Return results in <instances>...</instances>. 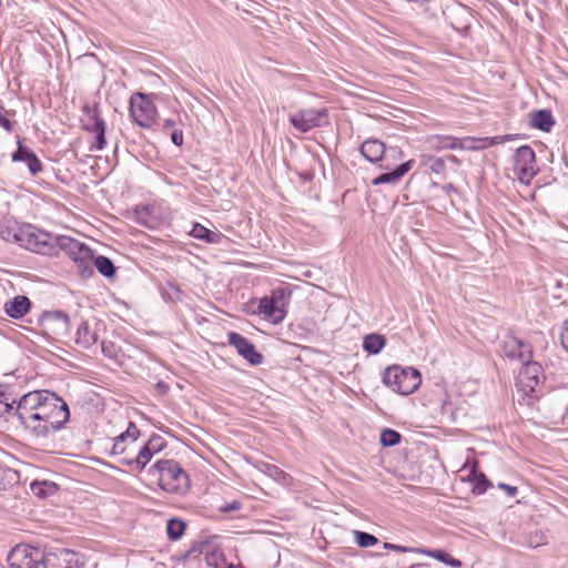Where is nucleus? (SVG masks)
<instances>
[{"label":"nucleus","instance_id":"obj_35","mask_svg":"<svg viewBox=\"0 0 568 568\" xmlns=\"http://www.w3.org/2000/svg\"><path fill=\"white\" fill-rule=\"evenodd\" d=\"M204 559L206 565L211 568H222L226 561L224 552L221 549L212 548V546H210L206 551Z\"/></svg>","mask_w":568,"mask_h":568},{"label":"nucleus","instance_id":"obj_2","mask_svg":"<svg viewBox=\"0 0 568 568\" xmlns=\"http://www.w3.org/2000/svg\"><path fill=\"white\" fill-rule=\"evenodd\" d=\"M545 372L539 363L531 359L524 363L516 382L519 393L518 405L534 406L545 393Z\"/></svg>","mask_w":568,"mask_h":568},{"label":"nucleus","instance_id":"obj_63","mask_svg":"<svg viewBox=\"0 0 568 568\" xmlns=\"http://www.w3.org/2000/svg\"><path fill=\"white\" fill-rule=\"evenodd\" d=\"M171 288L174 290L175 294L179 295L180 294V290L174 286V285H171Z\"/></svg>","mask_w":568,"mask_h":568},{"label":"nucleus","instance_id":"obj_38","mask_svg":"<svg viewBox=\"0 0 568 568\" xmlns=\"http://www.w3.org/2000/svg\"><path fill=\"white\" fill-rule=\"evenodd\" d=\"M153 455H154V453L150 450V447H148L146 445H143L139 449L138 455L134 457V460L132 462V463H134V470L141 471L146 466V464L150 462V459L152 458Z\"/></svg>","mask_w":568,"mask_h":568},{"label":"nucleus","instance_id":"obj_3","mask_svg":"<svg viewBox=\"0 0 568 568\" xmlns=\"http://www.w3.org/2000/svg\"><path fill=\"white\" fill-rule=\"evenodd\" d=\"M383 383L393 392L409 395L419 387L422 376L416 368L393 365L384 371Z\"/></svg>","mask_w":568,"mask_h":568},{"label":"nucleus","instance_id":"obj_9","mask_svg":"<svg viewBox=\"0 0 568 568\" xmlns=\"http://www.w3.org/2000/svg\"><path fill=\"white\" fill-rule=\"evenodd\" d=\"M130 114L139 126L150 129L155 121L156 109L146 94L135 93L130 100Z\"/></svg>","mask_w":568,"mask_h":568},{"label":"nucleus","instance_id":"obj_5","mask_svg":"<svg viewBox=\"0 0 568 568\" xmlns=\"http://www.w3.org/2000/svg\"><path fill=\"white\" fill-rule=\"evenodd\" d=\"M47 395L37 408L36 422H43L45 426H64L70 419L68 404L55 393L47 390Z\"/></svg>","mask_w":568,"mask_h":568},{"label":"nucleus","instance_id":"obj_64","mask_svg":"<svg viewBox=\"0 0 568 568\" xmlns=\"http://www.w3.org/2000/svg\"><path fill=\"white\" fill-rule=\"evenodd\" d=\"M49 562H50V560H49V559H47V560H45V568H52V567L50 566V564H49ZM64 568H70V567H69V566H65Z\"/></svg>","mask_w":568,"mask_h":568},{"label":"nucleus","instance_id":"obj_55","mask_svg":"<svg viewBox=\"0 0 568 568\" xmlns=\"http://www.w3.org/2000/svg\"><path fill=\"white\" fill-rule=\"evenodd\" d=\"M417 549L418 548H415V547H407V546H402V545L394 544L393 551H398V552H418Z\"/></svg>","mask_w":568,"mask_h":568},{"label":"nucleus","instance_id":"obj_40","mask_svg":"<svg viewBox=\"0 0 568 568\" xmlns=\"http://www.w3.org/2000/svg\"><path fill=\"white\" fill-rule=\"evenodd\" d=\"M135 221L138 224L148 229H154L155 220L150 216L148 207H141L135 210Z\"/></svg>","mask_w":568,"mask_h":568},{"label":"nucleus","instance_id":"obj_14","mask_svg":"<svg viewBox=\"0 0 568 568\" xmlns=\"http://www.w3.org/2000/svg\"><path fill=\"white\" fill-rule=\"evenodd\" d=\"M362 155L372 163H377L378 161L387 160L389 156L396 158L403 156V152L398 148H389L386 149L385 144L377 139L366 140L361 145Z\"/></svg>","mask_w":568,"mask_h":568},{"label":"nucleus","instance_id":"obj_58","mask_svg":"<svg viewBox=\"0 0 568 568\" xmlns=\"http://www.w3.org/2000/svg\"><path fill=\"white\" fill-rule=\"evenodd\" d=\"M409 568H432L429 564H414Z\"/></svg>","mask_w":568,"mask_h":568},{"label":"nucleus","instance_id":"obj_32","mask_svg":"<svg viewBox=\"0 0 568 568\" xmlns=\"http://www.w3.org/2000/svg\"><path fill=\"white\" fill-rule=\"evenodd\" d=\"M45 396H48L47 389L33 390L24 394L19 402L23 404V407L28 406V408H32L38 412L37 408L40 406L42 400L45 399Z\"/></svg>","mask_w":568,"mask_h":568},{"label":"nucleus","instance_id":"obj_44","mask_svg":"<svg viewBox=\"0 0 568 568\" xmlns=\"http://www.w3.org/2000/svg\"><path fill=\"white\" fill-rule=\"evenodd\" d=\"M547 544V537L541 531L530 532L527 537V545L530 548H537Z\"/></svg>","mask_w":568,"mask_h":568},{"label":"nucleus","instance_id":"obj_6","mask_svg":"<svg viewBox=\"0 0 568 568\" xmlns=\"http://www.w3.org/2000/svg\"><path fill=\"white\" fill-rule=\"evenodd\" d=\"M19 234V245L21 247L42 255H55L54 242L57 236L31 224L20 226Z\"/></svg>","mask_w":568,"mask_h":568},{"label":"nucleus","instance_id":"obj_13","mask_svg":"<svg viewBox=\"0 0 568 568\" xmlns=\"http://www.w3.org/2000/svg\"><path fill=\"white\" fill-rule=\"evenodd\" d=\"M227 343L233 346L237 354L242 356L250 365L257 366L264 361V356L256 349L255 345L245 336L236 333H227Z\"/></svg>","mask_w":568,"mask_h":568},{"label":"nucleus","instance_id":"obj_10","mask_svg":"<svg viewBox=\"0 0 568 568\" xmlns=\"http://www.w3.org/2000/svg\"><path fill=\"white\" fill-rule=\"evenodd\" d=\"M514 171L518 180L529 183L537 174L536 155L529 145L519 146L514 154Z\"/></svg>","mask_w":568,"mask_h":568},{"label":"nucleus","instance_id":"obj_46","mask_svg":"<svg viewBox=\"0 0 568 568\" xmlns=\"http://www.w3.org/2000/svg\"><path fill=\"white\" fill-rule=\"evenodd\" d=\"M144 445L150 447V450L156 454L164 448L165 442L161 436L152 435Z\"/></svg>","mask_w":568,"mask_h":568},{"label":"nucleus","instance_id":"obj_36","mask_svg":"<svg viewBox=\"0 0 568 568\" xmlns=\"http://www.w3.org/2000/svg\"><path fill=\"white\" fill-rule=\"evenodd\" d=\"M402 435L393 428H383L379 437L383 447H393L399 444Z\"/></svg>","mask_w":568,"mask_h":568},{"label":"nucleus","instance_id":"obj_1","mask_svg":"<svg viewBox=\"0 0 568 568\" xmlns=\"http://www.w3.org/2000/svg\"><path fill=\"white\" fill-rule=\"evenodd\" d=\"M161 489L169 494L185 496L191 488V479L183 467L174 459H160L149 469Z\"/></svg>","mask_w":568,"mask_h":568},{"label":"nucleus","instance_id":"obj_30","mask_svg":"<svg viewBox=\"0 0 568 568\" xmlns=\"http://www.w3.org/2000/svg\"><path fill=\"white\" fill-rule=\"evenodd\" d=\"M186 530V523L180 518H170L166 523V535L171 541L179 540Z\"/></svg>","mask_w":568,"mask_h":568},{"label":"nucleus","instance_id":"obj_48","mask_svg":"<svg viewBox=\"0 0 568 568\" xmlns=\"http://www.w3.org/2000/svg\"><path fill=\"white\" fill-rule=\"evenodd\" d=\"M9 111L0 104V126H2L6 131L11 132L13 130V123L8 118Z\"/></svg>","mask_w":568,"mask_h":568},{"label":"nucleus","instance_id":"obj_21","mask_svg":"<svg viewBox=\"0 0 568 568\" xmlns=\"http://www.w3.org/2000/svg\"><path fill=\"white\" fill-rule=\"evenodd\" d=\"M467 416V410L463 406H457L452 402H444L442 405V422L463 423Z\"/></svg>","mask_w":568,"mask_h":568},{"label":"nucleus","instance_id":"obj_31","mask_svg":"<svg viewBox=\"0 0 568 568\" xmlns=\"http://www.w3.org/2000/svg\"><path fill=\"white\" fill-rule=\"evenodd\" d=\"M386 344V339L379 334H368L364 337L363 348L373 355L378 354Z\"/></svg>","mask_w":568,"mask_h":568},{"label":"nucleus","instance_id":"obj_15","mask_svg":"<svg viewBox=\"0 0 568 568\" xmlns=\"http://www.w3.org/2000/svg\"><path fill=\"white\" fill-rule=\"evenodd\" d=\"M503 351L508 358L518 359L523 364L532 358L531 345L516 336H507L504 339Z\"/></svg>","mask_w":568,"mask_h":568},{"label":"nucleus","instance_id":"obj_12","mask_svg":"<svg viewBox=\"0 0 568 568\" xmlns=\"http://www.w3.org/2000/svg\"><path fill=\"white\" fill-rule=\"evenodd\" d=\"M40 325L50 335L55 338H62L70 335V318L62 311H47L40 317Z\"/></svg>","mask_w":568,"mask_h":568},{"label":"nucleus","instance_id":"obj_11","mask_svg":"<svg viewBox=\"0 0 568 568\" xmlns=\"http://www.w3.org/2000/svg\"><path fill=\"white\" fill-rule=\"evenodd\" d=\"M327 119L326 109H303L290 114L291 124L301 133L322 126Z\"/></svg>","mask_w":568,"mask_h":568},{"label":"nucleus","instance_id":"obj_27","mask_svg":"<svg viewBox=\"0 0 568 568\" xmlns=\"http://www.w3.org/2000/svg\"><path fill=\"white\" fill-rule=\"evenodd\" d=\"M418 552L427 555L436 560L452 567V568H460L462 561L455 557H453L449 552L443 549H417Z\"/></svg>","mask_w":568,"mask_h":568},{"label":"nucleus","instance_id":"obj_60","mask_svg":"<svg viewBox=\"0 0 568 568\" xmlns=\"http://www.w3.org/2000/svg\"><path fill=\"white\" fill-rule=\"evenodd\" d=\"M222 568H242V566L225 561V564L222 566Z\"/></svg>","mask_w":568,"mask_h":568},{"label":"nucleus","instance_id":"obj_43","mask_svg":"<svg viewBox=\"0 0 568 568\" xmlns=\"http://www.w3.org/2000/svg\"><path fill=\"white\" fill-rule=\"evenodd\" d=\"M33 151L24 146L20 140H18V149L12 153L11 159L13 162H24L29 159Z\"/></svg>","mask_w":568,"mask_h":568},{"label":"nucleus","instance_id":"obj_20","mask_svg":"<svg viewBox=\"0 0 568 568\" xmlns=\"http://www.w3.org/2000/svg\"><path fill=\"white\" fill-rule=\"evenodd\" d=\"M97 341V333L90 328L87 321H82L75 332V344L82 348H90Z\"/></svg>","mask_w":568,"mask_h":568},{"label":"nucleus","instance_id":"obj_54","mask_svg":"<svg viewBox=\"0 0 568 568\" xmlns=\"http://www.w3.org/2000/svg\"><path fill=\"white\" fill-rule=\"evenodd\" d=\"M507 140H508L507 135H496V136L488 138V141H487L488 142V148H490L493 145H497V144L504 143Z\"/></svg>","mask_w":568,"mask_h":568},{"label":"nucleus","instance_id":"obj_62","mask_svg":"<svg viewBox=\"0 0 568 568\" xmlns=\"http://www.w3.org/2000/svg\"><path fill=\"white\" fill-rule=\"evenodd\" d=\"M448 160H450L454 163H458V159L455 155H449Z\"/></svg>","mask_w":568,"mask_h":568},{"label":"nucleus","instance_id":"obj_57","mask_svg":"<svg viewBox=\"0 0 568 568\" xmlns=\"http://www.w3.org/2000/svg\"><path fill=\"white\" fill-rule=\"evenodd\" d=\"M32 432H34L38 436H47L48 435V432H49V428L47 427H43V428H31Z\"/></svg>","mask_w":568,"mask_h":568},{"label":"nucleus","instance_id":"obj_61","mask_svg":"<svg viewBox=\"0 0 568 568\" xmlns=\"http://www.w3.org/2000/svg\"><path fill=\"white\" fill-rule=\"evenodd\" d=\"M383 547L386 550H393L394 544H392V542H384Z\"/></svg>","mask_w":568,"mask_h":568},{"label":"nucleus","instance_id":"obj_39","mask_svg":"<svg viewBox=\"0 0 568 568\" xmlns=\"http://www.w3.org/2000/svg\"><path fill=\"white\" fill-rule=\"evenodd\" d=\"M353 534H354L355 542L361 548H368V547L375 546L378 542L377 537H375L374 535H372L369 532L362 531V530H354Z\"/></svg>","mask_w":568,"mask_h":568},{"label":"nucleus","instance_id":"obj_56","mask_svg":"<svg viewBox=\"0 0 568 568\" xmlns=\"http://www.w3.org/2000/svg\"><path fill=\"white\" fill-rule=\"evenodd\" d=\"M133 460H134V457L124 456V457H121L119 462L122 465L129 466L131 468V470H134V463H131Z\"/></svg>","mask_w":568,"mask_h":568},{"label":"nucleus","instance_id":"obj_34","mask_svg":"<svg viewBox=\"0 0 568 568\" xmlns=\"http://www.w3.org/2000/svg\"><path fill=\"white\" fill-rule=\"evenodd\" d=\"M263 471L267 476L273 478L275 481H277V483H280L282 485H287L292 480V477L287 473H285L278 466L273 465V464H264Z\"/></svg>","mask_w":568,"mask_h":568},{"label":"nucleus","instance_id":"obj_19","mask_svg":"<svg viewBox=\"0 0 568 568\" xmlns=\"http://www.w3.org/2000/svg\"><path fill=\"white\" fill-rule=\"evenodd\" d=\"M467 480L473 484L471 491L474 495H483L493 486L487 476L484 473L478 471L477 463L473 465L467 476Z\"/></svg>","mask_w":568,"mask_h":568},{"label":"nucleus","instance_id":"obj_17","mask_svg":"<svg viewBox=\"0 0 568 568\" xmlns=\"http://www.w3.org/2000/svg\"><path fill=\"white\" fill-rule=\"evenodd\" d=\"M529 123L535 129L549 132L555 125V119L550 110L541 109L529 113Z\"/></svg>","mask_w":568,"mask_h":568},{"label":"nucleus","instance_id":"obj_45","mask_svg":"<svg viewBox=\"0 0 568 568\" xmlns=\"http://www.w3.org/2000/svg\"><path fill=\"white\" fill-rule=\"evenodd\" d=\"M24 163L27 164L30 173L33 176L39 174L43 169L41 161L39 160V158L37 156V154L34 152L31 153V155L29 156L28 160L24 161Z\"/></svg>","mask_w":568,"mask_h":568},{"label":"nucleus","instance_id":"obj_42","mask_svg":"<svg viewBox=\"0 0 568 568\" xmlns=\"http://www.w3.org/2000/svg\"><path fill=\"white\" fill-rule=\"evenodd\" d=\"M14 403H16V400H13L12 403H8L7 398L4 400L0 399V419L3 418L4 423H11V424L14 423L13 417H12V413L14 409V406H13Z\"/></svg>","mask_w":568,"mask_h":568},{"label":"nucleus","instance_id":"obj_8","mask_svg":"<svg viewBox=\"0 0 568 568\" xmlns=\"http://www.w3.org/2000/svg\"><path fill=\"white\" fill-rule=\"evenodd\" d=\"M45 556L39 547L27 544L14 546L7 556L10 568H45Z\"/></svg>","mask_w":568,"mask_h":568},{"label":"nucleus","instance_id":"obj_24","mask_svg":"<svg viewBox=\"0 0 568 568\" xmlns=\"http://www.w3.org/2000/svg\"><path fill=\"white\" fill-rule=\"evenodd\" d=\"M83 113L85 115V119L82 120L84 130L94 133L99 131L101 126H105L104 120L99 115L97 105L93 108L85 105Z\"/></svg>","mask_w":568,"mask_h":568},{"label":"nucleus","instance_id":"obj_28","mask_svg":"<svg viewBox=\"0 0 568 568\" xmlns=\"http://www.w3.org/2000/svg\"><path fill=\"white\" fill-rule=\"evenodd\" d=\"M190 234L194 239L204 241V242L210 243V244H219L221 242V239H222V234L220 232L211 231V230L206 229L205 226H203L200 223H195L193 225V229L190 232Z\"/></svg>","mask_w":568,"mask_h":568},{"label":"nucleus","instance_id":"obj_18","mask_svg":"<svg viewBox=\"0 0 568 568\" xmlns=\"http://www.w3.org/2000/svg\"><path fill=\"white\" fill-rule=\"evenodd\" d=\"M30 300L27 296H16L4 304V311L11 318H21L30 310Z\"/></svg>","mask_w":568,"mask_h":568},{"label":"nucleus","instance_id":"obj_33","mask_svg":"<svg viewBox=\"0 0 568 568\" xmlns=\"http://www.w3.org/2000/svg\"><path fill=\"white\" fill-rule=\"evenodd\" d=\"M37 412L32 408H28V406L23 407V404L18 402V405L14 407L12 417L21 425H27L30 422H36Z\"/></svg>","mask_w":568,"mask_h":568},{"label":"nucleus","instance_id":"obj_29","mask_svg":"<svg viewBox=\"0 0 568 568\" xmlns=\"http://www.w3.org/2000/svg\"><path fill=\"white\" fill-rule=\"evenodd\" d=\"M92 266H94L98 272L106 278H113L115 276L116 267L114 266L113 262L104 255L95 256L93 254L91 261V267Z\"/></svg>","mask_w":568,"mask_h":568},{"label":"nucleus","instance_id":"obj_7","mask_svg":"<svg viewBox=\"0 0 568 568\" xmlns=\"http://www.w3.org/2000/svg\"><path fill=\"white\" fill-rule=\"evenodd\" d=\"M290 297L291 291L287 288H275L270 296H264L258 301L257 313L273 324H280L286 316Z\"/></svg>","mask_w":568,"mask_h":568},{"label":"nucleus","instance_id":"obj_52","mask_svg":"<svg viewBox=\"0 0 568 568\" xmlns=\"http://www.w3.org/2000/svg\"><path fill=\"white\" fill-rule=\"evenodd\" d=\"M560 341L564 348L568 351V318L562 324Z\"/></svg>","mask_w":568,"mask_h":568},{"label":"nucleus","instance_id":"obj_16","mask_svg":"<svg viewBox=\"0 0 568 568\" xmlns=\"http://www.w3.org/2000/svg\"><path fill=\"white\" fill-rule=\"evenodd\" d=\"M414 160H408L406 162L400 163L393 170L382 173L376 176L373 181V185H382V184H396L413 166Z\"/></svg>","mask_w":568,"mask_h":568},{"label":"nucleus","instance_id":"obj_59","mask_svg":"<svg viewBox=\"0 0 568 568\" xmlns=\"http://www.w3.org/2000/svg\"><path fill=\"white\" fill-rule=\"evenodd\" d=\"M174 125H175V121L174 120L168 119L164 122V129L173 128Z\"/></svg>","mask_w":568,"mask_h":568},{"label":"nucleus","instance_id":"obj_53","mask_svg":"<svg viewBox=\"0 0 568 568\" xmlns=\"http://www.w3.org/2000/svg\"><path fill=\"white\" fill-rule=\"evenodd\" d=\"M171 141L176 146L182 145L183 144V132H182V130H178V129L173 130L172 133H171Z\"/></svg>","mask_w":568,"mask_h":568},{"label":"nucleus","instance_id":"obj_23","mask_svg":"<svg viewBox=\"0 0 568 568\" xmlns=\"http://www.w3.org/2000/svg\"><path fill=\"white\" fill-rule=\"evenodd\" d=\"M433 149L436 150H464L466 146L464 139H457L449 135H434L429 139Z\"/></svg>","mask_w":568,"mask_h":568},{"label":"nucleus","instance_id":"obj_26","mask_svg":"<svg viewBox=\"0 0 568 568\" xmlns=\"http://www.w3.org/2000/svg\"><path fill=\"white\" fill-rule=\"evenodd\" d=\"M30 489L34 496L40 499L54 496L59 491V486L50 480L38 481L34 480L30 485Z\"/></svg>","mask_w":568,"mask_h":568},{"label":"nucleus","instance_id":"obj_49","mask_svg":"<svg viewBox=\"0 0 568 568\" xmlns=\"http://www.w3.org/2000/svg\"><path fill=\"white\" fill-rule=\"evenodd\" d=\"M429 169L436 174H443L446 170L445 161L440 158L432 159Z\"/></svg>","mask_w":568,"mask_h":568},{"label":"nucleus","instance_id":"obj_25","mask_svg":"<svg viewBox=\"0 0 568 568\" xmlns=\"http://www.w3.org/2000/svg\"><path fill=\"white\" fill-rule=\"evenodd\" d=\"M210 546V538L205 540L195 541L191 545L189 550L181 555L180 560L183 561L184 564H190L194 560H197L201 555H206V551L209 550Z\"/></svg>","mask_w":568,"mask_h":568},{"label":"nucleus","instance_id":"obj_41","mask_svg":"<svg viewBox=\"0 0 568 568\" xmlns=\"http://www.w3.org/2000/svg\"><path fill=\"white\" fill-rule=\"evenodd\" d=\"M464 141L466 144V146H464V150L479 151V150L488 149V142H486V141H488V136H486V138L467 136V138H464Z\"/></svg>","mask_w":568,"mask_h":568},{"label":"nucleus","instance_id":"obj_47","mask_svg":"<svg viewBox=\"0 0 568 568\" xmlns=\"http://www.w3.org/2000/svg\"><path fill=\"white\" fill-rule=\"evenodd\" d=\"M95 135V143L90 148V151L97 150L100 151L104 149L106 144L105 140V126H101L99 131L94 132Z\"/></svg>","mask_w":568,"mask_h":568},{"label":"nucleus","instance_id":"obj_37","mask_svg":"<svg viewBox=\"0 0 568 568\" xmlns=\"http://www.w3.org/2000/svg\"><path fill=\"white\" fill-rule=\"evenodd\" d=\"M20 226H10L0 222V237L6 242L18 243L20 242Z\"/></svg>","mask_w":568,"mask_h":568},{"label":"nucleus","instance_id":"obj_50","mask_svg":"<svg viewBox=\"0 0 568 568\" xmlns=\"http://www.w3.org/2000/svg\"><path fill=\"white\" fill-rule=\"evenodd\" d=\"M242 508V503L240 500H233L232 503L224 504L219 507V510L223 514H227L231 511H237Z\"/></svg>","mask_w":568,"mask_h":568},{"label":"nucleus","instance_id":"obj_22","mask_svg":"<svg viewBox=\"0 0 568 568\" xmlns=\"http://www.w3.org/2000/svg\"><path fill=\"white\" fill-rule=\"evenodd\" d=\"M140 436L139 428H126L124 433L120 434L114 438V443L112 445L111 454L112 455H123L126 452V446L124 443L130 439L131 444H134Z\"/></svg>","mask_w":568,"mask_h":568},{"label":"nucleus","instance_id":"obj_51","mask_svg":"<svg viewBox=\"0 0 568 568\" xmlns=\"http://www.w3.org/2000/svg\"><path fill=\"white\" fill-rule=\"evenodd\" d=\"M497 487L504 490L508 497H515L518 494V488L516 486H511L505 483H499Z\"/></svg>","mask_w":568,"mask_h":568},{"label":"nucleus","instance_id":"obj_4","mask_svg":"<svg viewBox=\"0 0 568 568\" xmlns=\"http://www.w3.org/2000/svg\"><path fill=\"white\" fill-rule=\"evenodd\" d=\"M54 246L55 255L59 251H63L78 264L79 272L83 277H88L93 274V268H91L93 251L85 244L70 236L59 235L55 237Z\"/></svg>","mask_w":568,"mask_h":568}]
</instances>
